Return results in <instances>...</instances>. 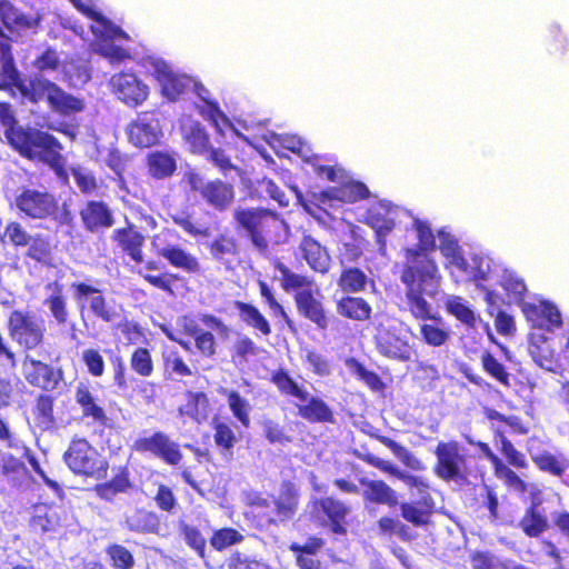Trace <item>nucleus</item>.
Returning a JSON list of instances; mask_svg holds the SVG:
<instances>
[{
    "label": "nucleus",
    "mask_w": 569,
    "mask_h": 569,
    "mask_svg": "<svg viewBox=\"0 0 569 569\" xmlns=\"http://www.w3.org/2000/svg\"><path fill=\"white\" fill-rule=\"evenodd\" d=\"M0 91L32 104L46 101L49 109L62 118L74 117L86 109L82 98L67 92L54 81L42 76L24 78L17 67L10 43L3 41L0 42Z\"/></svg>",
    "instance_id": "obj_1"
},
{
    "label": "nucleus",
    "mask_w": 569,
    "mask_h": 569,
    "mask_svg": "<svg viewBox=\"0 0 569 569\" xmlns=\"http://www.w3.org/2000/svg\"><path fill=\"white\" fill-rule=\"evenodd\" d=\"M0 123L4 127L3 134L8 144L14 151L30 161L47 164L62 182H68L66 159L61 153L63 147L57 137L34 127L19 126L7 101H0Z\"/></svg>",
    "instance_id": "obj_2"
},
{
    "label": "nucleus",
    "mask_w": 569,
    "mask_h": 569,
    "mask_svg": "<svg viewBox=\"0 0 569 569\" xmlns=\"http://www.w3.org/2000/svg\"><path fill=\"white\" fill-rule=\"evenodd\" d=\"M353 455L367 465L379 471L400 480L409 490L411 497L419 498L411 501H399L401 518L416 528L427 527L437 510L436 500L429 480L419 475L407 472L389 460L377 457L367 449L355 450Z\"/></svg>",
    "instance_id": "obj_3"
},
{
    "label": "nucleus",
    "mask_w": 569,
    "mask_h": 569,
    "mask_svg": "<svg viewBox=\"0 0 569 569\" xmlns=\"http://www.w3.org/2000/svg\"><path fill=\"white\" fill-rule=\"evenodd\" d=\"M244 505V518L250 526L267 531L293 520L299 510L300 493L295 482L286 480L277 496L251 491L246 495Z\"/></svg>",
    "instance_id": "obj_4"
},
{
    "label": "nucleus",
    "mask_w": 569,
    "mask_h": 569,
    "mask_svg": "<svg viewBox=\"0 0 569 569\" xmlns=\"http://www.w3.org/2000/svg\"><path fill=\"white\" fill-rule=\"evenodd\" d=\"M271 266L280 272V286L286 292H292L296 308L301 317L315 323L319 330L329 328L330 318L321 301L319 290H313L315 280L305 273L293 272L280 258L271 259Z\"/></svg>",
    "instance_id": "obj_5"
},
{
    "label": "nucleus",
    "mask_w": 569,
    "mask_h": 569,
    "mask_svg": "<svg viewBox=\"0 0 569 569\" xmlns=\"http://www.w3.org/2000/svg\"><path fill=\"white\" fill-rule=\"evenodd\" d=\"M270 382L276 386L283 397L296 398L297 415L309 423H335L332 408L320 397L310 396L303 385H300L284 368L271 371Z\"/></svg>",
    "instance_id": "obj_6"
},
{
    "label": "nucleus",
    "mask_w": 569,
    "mask_h": 569,
    "mask_svg": "<svg viewBox=\"0 0 569 569\" xmlns=\"http://www.w3.org/2000/svg\"><path fill=\"white\" fill-rule=\"evenodd\" d=\"M234 228L244 232L259 252H267L269 238L279 224L278 214L262 207L238 206L232 211Z\"/></svg>",
    "instance_id": "obj_7"
},
{
    "label": "nucleus",
    "mask_w": 569,
    "mask_h": 569,
    "mask_svg": "<svg viewBox=\"0 0 569 569\" xmlns=\"http://www.w3.org/2000/svg\"><path fill=\"white\" fill-rule=\"evenodd\" d=\"M68 468L84 478L106 479L109 470L108 460L83 437H73L63 453Z\"/></svg>",
    "instance_id": "obj_8"
},
{
    "label": "nucleus",
    "mask_w": 569,
    "mask_h": 569,
    "mask_svg": "<svg viewBox=\"0 0 569 569\" xmlns=\"http://www.w3.org/2000/svg\"><path fill=\"white\" fill-rule=\"evenodd\" d=\"M400 280L406 289L437 291L441 274L435 259L417 249H406Z\"/></svg>",
    "instance_id": "obj_9"
},
{
    "label": "nucleus",
    "mask_w": 569,
    "mask_h": 569,
    "mask_svg": "<svg viewBox=\"0 0 569 569\" xmlns=\"http://www.w3.org/2000/svg\"><path fill=\"white\" fill-rule=\"evenodd\" d=\"M8 335L24 355L41 348L46 340V325L30 310L14 309L7 319Z\"/></svg>",
    "instance_id": "obj_10"
},
{
    "label": "nucleus",
    "mask_w": 569,
    "mask_h": 569,
    "mask_svg": "<svg viewBox=\"0 0 569 569\" xmlns=\"http://www.w3.org/2000/svg\"><path fill=\"white\" fill-rule=\"evenodd\" d=\"M436 463L435 475L446 481L467 482L470 469L467 466V456L457 440L439 441L433 451Z\"/></svg>",
    "instance_id": "obj_11"
},
{
    "label": "nucleus",
    "mask_w": 569,
    "mask_h": 569,
    "mask_svg": "<svg viewBox=\"0 0 569 569\" xmlns=\"http://www.w3.org/2000/svg\"><path fill=\"white\" fill-rule=\"evenodd\" d=\"M186 180L190 190L197 192L210 208L218 212H226L234 202L236 189L231 182L219 178L204 181L196 171L187 172Z\"/></svg>",
    "instance_id": "obj_12"
},
{
    "label": "nucleus",
    "mask_w": 569,
    "mask_h": 569,
    "mask_svg": "<svg viewBox=\"0 0 569 569\" xmlns=\"http://www.w3.org/2000/svg\"><path fill=\"white\" fill-rule=\"evenodd\" d=\"M70 290L79 309L82 310L88 305L90 313L102 322L111 323L120 317L113 300H109L93 283L74 281L70 284Z\"/></svg>",
    "instance_id": "obj_13"
},
{
    "label": "nucleus",
    "mask_w": 569,
    "mask_h": 569,
    "mask_svg": "<svg viewBox=\"0 0 569 569\" xmlns=\"http://www.w3.org/2000/svg\"><path fill=\"white\" fill-rule=\"evenodd\" d=\"M373 342L382 357L400 362H409L415 350L401 328L395 323L379 322L376 326Z\"/></svg>",
    "instance_id": "obj_14"
},
{
    "label": "nucleus",
    "mask_w": 569,
    "mask_h": 569,
    "mask_svg": "<svg viewBox=\"0 0 569 569\" xmlns=\"http://www.w3.org/2000/svg\"><path fill=\"white\" fill-rule=\"evenodd\" d=\"M311 516L321 526L338 536L347 533L350 507L336 496H322L311 500Z\"/></svg>",
    "instance_id": "obj_15"
},
{
    "label": "nucleus",
    "mask_w": 569,
    "mask_h": 569,
    "mask_svg": "<svg viewBox=\"0 0 569 569\" xmlns=\"http://www.w3.org/2000/svg\"><path fill=\"white\" fill-rule=\"evenodd\" d=\"M132 450L149 453L168 466L176 467L183 459L180 445L163 431H154L150 436L139 437L133 441Z\"/></svg>",
    "instance_id": "obj_16"
},
{
    "label": "nucleus",
    "mask_w": 569,
    "mask_h": 569,
    "mask_svg": "<svg viewBox=\"0 0 569 569\" xmlns=\"http://www.w3.org/2000/svg\"><path fill=\"white\" fill-rule=\"evenodd\" d=\"M22 376L32 388L51 392L59 388L63 380V371L42 360L24 355L22 359Z\"/></svg>",
    "instance_id": "obj_17"
},
{
    "label": "nucleus",
    "mask_w": 569,
    "mask_h": 569,
    "mask_svg": "<svg viewBox=\"0 0 569 569\" xmlns=\"http://www.w3.org/2000/svg\"><path fill=\"white\" fill-rule=\"evenodd\" d=\"M14 201L19 212L33 220L53 218L58 211V202L48 191L23 188Z\"/></svg>",
    "instance_id": "obj_18"
},
{
    "label": "nucleus",
    "mask_w": 569,
    "mask_h": 569,
    "mask_svg": "<svg viewBox=\"0 0 569 569\" xmlns=\"http://www.w3.org/2000/svg\"><path fill=\"white\" fill-rule=\"evenodd\" d=\"M111 92L128 107L137 108L149 97V87L131 71L114 73L109 81Z\"/></svg>",
    "instance_id": "obj_19"
},
{
    "label": "nucleus",
    "mask_w": 569,
    "mask_h": 569,
    "mask_svg": "<svg viewBox=\"0 0 569 569\" xmlns=\"http://www.w3.org/2000/svg\"><path fill=\"white\" fill-rule=\"evenodd\" d=\"M129 141L139 148H150L160 141L162 129L159 111L156 109L141 111L137 118L128 124Z\"/></svg>",
    "instance_id": "obj_20"
},
{
    "label": "nucleus",
    "mask_w": 569,
    "mask_h": 569,
    "mask_svg": "<svg viewBox=\"0 0 569 569\" xmlns=\"http://www.w3.org/2000/svg\"><path fill=\"white\" fill-rule=\"evenodd\" d=\"M152 246L156 250V254L163 258L171 267L189 274H199L202 272L199 259L178 243L156 236Z\"/></svg>",
    "instance_id": "obj_21"
},
{
    "label": "nucleus",
    "mask_w": 569,
    "mask_h": 569,
    "mask_svg": "<svg viewBox=\"0 0 569 569\" xmlns=\"http://www.w3.org/2000/svg\"><path fill=\"white\" fill-rule=\"evenodd\" d=\"M73 399L76 405L80 408L83 419H89L100 427L109 426L110 418L108 412L89 381H80L77 383Z\"/></svg>",
    "instance_id": "obj_22"
},
{
    "label": "nucleus",
    "mask_w": 569,
    "mask_h": 569,
    "mask_svg": "<svg viewBox=\"0 0 569 569\" xmlns=\"http://www.w3.org/2000/svg\"><path fill=\"white\" fill-rule=\"evenodd\" d=\"M0 20L10 31L38 33L43 14L40 11H36L33 14L24 13L11 1L0 0Z\"/></svg>",
    "instance_id": "obj_23"
},
{
    "label": "nucleus",
    "mask_w": 569,
    "mask_h": 569,
    "mask_svg": "<svg viewBox=\"0 0 569 569\" xmlns=\"http://www.w3.org/2000/svg\"><path fill=\"white\" fill-rule=\"evenodd\" d=\"M359 483L362 487L361 497L365 507L386 506L389 509L398 507L399 492L383 479L360 478Z\"/></svg>",
    "instance_id": "obj_24"
},
{
    "label": "nucleus",
    "mask_w": 569,
    "mask_h": 569,
    "mask_svg": "<svg viewBox=\"0 0 569 569\" xmlns=\"http://www.w3.org/2000/svg\"><path fill=\"white\" fill-rule=\"evenodd\" d=\"M83 229L90 233L113 227L116 219L110 206L102 200H89L79 211Z\"/></svg>",
    "instance_id": "obj_25"
},
{
    "label": "nucleus",
    "mask_w": 569,
    "mask_h": 569,
    "mask_svg": "<svg viewBox=\"0 0 569 569\" xmlns=\"http://www.w3.org/2000/svg\"><path fill=\"white\" fill-rule=\"evenodd\" d=\"M112 241L133 262H143V247L146 237L139 231L136 224L127 222L124 227L117 228L111 234Z\"/></svg>",
    "instance_id": "obj_26"
},
{
    "label": "nucleus",
    "mask_w": 569,
    "mask_h": 569,
    "mask_svg": "<svg viewBox=\"0 0 569 569\" xmlns=\"http://www.w3.org/2000/svg\"><path fill=\"white\" fill-rule=\"evenodd\" d=\"M298 248L312 271L320 274H327L330 271L332 259L329 250L312 236L303 234Z\"/></svg>",
    "instance_id": "obj_27"
},
{
    "label": "nucleus",
    "mask_w": 569,
    "mask_h": 569,
    "mask_svg": "<svg viewBox=\"0 0 569 569\" xmlns=\"http://www.w3.org/2000/svg\"><path fill=\"white\" fill-rule=\"evenodd\" d=\"M153 76L161 88V93L170 101H176L186 92L190 84V78L176 73L163 61L154 63Z\"/></svg>",
    "instance_id": "obj_28"
},
{
    "label": "nucleus",
    "mask_w": 569,
    "mask_h": 569,
    "mask_svg": "<svg viewBox=\"0 0 569 569\" xmlns=\"http://www.w3.org/2000/svg\"><path fill=\"white\" fill-rule=\"evenodd\" d=\"M337 315L346 320L363 323L371 319L372 307L368 300L355 295H341L335 299Z\"/></svg>",
    "instance_id": "obj_29"
},
{
    "label": "nucleus",
    "mask_w": 569,
    "mask_h": 569,
    "mask_svg": "<svg viewBox=\"0 0 569 569\" xmlns=\"http://www.w3.org/2000/svg\"><path fill=\"white\" fill-rule=\"evenodd\" d=\"M31 418L39 430H54L58 426L56 397L46 391L38 393L31 407Z\"/></svg>",
    "instance_id": "obj_30"
},
{
    "label": "nucleus",
    "mask_w": 569,
    "mask_h": 569,
    "mask_svg": "<svg viewBox=\"0 0 569 569\" xmlns=\"http://www.w3.org/2000/svg\"><path fill=\"white\" fill-rule=\"evenodd\" d=\"M476 447L481 451L483 457L491 463L493 475L503 480L505 485L520 492L527 490V483L521 479L507 463H505L490 448L487 442L478 441Z\"/></svg>",
    "instance_id": "obj_31"
},
{
    "label": "nucleus",
    "mask_w": 569,
    "mask_h": 569,
    "mask_svg": "<svg viewBox=\"0 0 569 569\" xmlns=\"http://www.w3.org/2000/svg\"><path fill=\"white\" fill-rule=\"evenodd\" d=\"M549 520L545 510L540 508V501H531L525 509L523 515L517 523V528L531 539L539 538L549 529Z\"/></svg>",
    "instance_id": "obj_32"
},
{
    "label": "nucleus",
    "mask_w": 569,
    "mask_h": 569,
    "mask_svg": "<svg viewBox=\"0 0 569 569\" xmlns=\"http://www.w3.org/2000/svg\"><path fill=\"white\" fill-rule=\"evenodd\" d=\"M211 257L227 269L233 268V262L240 259V249L237 239L229 233H219L208 243Z\"/></svg>",
    "instance_id": "obj_33"
},
{
    "label": "nucleus",
    "mask_w": 569,
    "mask_h": 569,
    "mask_svg": "<svg viewBox=\"0 0 569 569\" xmlns=\"http://www.w3.org/2000/svg\"><path fill=\"white\" fill-rule=\"evenodd\" d=\"M29 525L38 533L56 532L61 527L59 507L47 503L36 505L32 509Z\"/></svg>",
    "instance_id": "obj_34"
},
{
    "label": "nucleus",
    "mask_w": 569,
    "mask_h": 569,
    "mask_svg": "<svg viewBox=\"0 0 569 569\" xmlns=\"http://www.w3.org/2000/svg\"><path fill=\"white\" fill-rule=\"evenodd\" d=\"M144 167L154 180H166L177 171L176 157L163 150H153L146 154Z\"/></svg>",
    "instance_id": "obj_35"
},
{
    "label": "nucleus",
    "mask_w": 569,
    "mask_h": 569,
    "mask_svg": "<svg viewBox=\"0 0 569 569\" xmlns=\"http://www.w3.org/2000/svg\"><path fill=\"white\" fill-rule=\"evenodd\" d=\"M133 483L130 479V472L126 466L117 469V472L108 481L97 483L93 487L96 495L104 500L112 501L116 496L129 492Z\"/></svg>",
    "instance_id": "obj_36"
},
{
    "label": "nucleus",
    "mask_w": 569,
    "mask_h": 569,
    "mask_svg": "<svg viewBox=\"0 0 569 569\" xmlns=\"http://www.w3.org/2000/svg\"><path fill=\"white\" fill-rule=\"evenodd\" d=\"M372 280L359 267H343L337 279V286L342 295H356L366 291Z\"/></svg>",
    "instance_id": "obj_37"
},
{
    "label": "nucleus",
    "mask_w": 569,
    "mask_h": 569,
    "mask_svg": "<svg viewBox=\"0 0 569 569\" xmlns=\"http://www.w3.org/2000/svg\"><path fill=\"white\" fill-rule=\"evenodd\" d=\"M124 525L129 531L137 533H158L160 529L159 516L146 508H137L124 518Z\"/></svg>",
    "instance_id": "obj_38"
},
{
    "label": "nucleus",
    "mask_w": 569,
    "mask_h": 569,
    "mask_svg": "<svg viewBox=\"0 0 569 569\" xmlns=\"http://www.w3.org/2000/svg\"><path fill=\"white\" fill-rule=\"evenodd\" d=\"M437 291H422L405 288L406 309L416 320L428 321L432 316V307L426 297H433Z\"/></svg>",
    "instance_id": "obj_39"
},
{
    "label": "nucleus",
    "mask_w": 569,
    "mask_h": 569,
    "mask_svg": "<svg viewBox=\"0 0 569 569\" xmlns=\"http://www.w3.org/2000/svg\"><path fill=\"white\" fill-rule=\"evenodd\" d=\"M63 80L73 88L84 86L91 79V71L86 60L80 57L67 58L61 66Z\"/></svg>",
    "instance_id": "obj_40"
},
{
    "label": "nucleus",
    "mask_w": 569,
    "mask_h": 569,
    "mask_svg": "<svg viewBox=\"0 0 569 569\" xmlns=\"http://www.w3.org/2000/svg\"><path fill=\"white\" fill-rule=\"evenodd\" d=\"M233 307L239 312L241 320L252 329L259 331L262 336H270L271 325L266 316L252 303L236 300Z\"/></svg>",
    "instance_id": "obj_41"
},
{
    "label": "nucleus",
    "mask_w": 569,
    "mask_h": 569,
    "mask_svg": "<svg viewBox=\"0 0 569 569\" xmlns=\"http://www.w3.org/2000/svg\"><path fill=\"white\" fill-rule=\"evenodd\" d=\"M370 197L368 187L357 180H349L331 188L330 199L343 203H355Z\"/></svg>",
    "instance_id": "obj_42"
},
{
    "label": "nucleus",
    "mask_w": 569,
    "mask_h": 569,
    "mask_svg": "<svg viewBox=\"0 0 569 569\" xmlns=\"http://www.w3.org/2000/svg\"><path fill=\"white\" fill-rule=\"evenodd\" d=\"M430 322L423 321L420 326V336L422 341L431 347H440L445 345L450 337V331L446 327L441 317L432 315L428 319Z\"/></svg>",
    "instance_id": "obj_43"
},
{
    "label": "nucleus",
    "mask_w": 569,
    "mask_h": 569,
    "mask_svg": "<svg viewBox=\"0 0 569 569\" xmlns=\"http://www.w3.org/2000/svg\"><path fill=\"white\" fill-rule=\"evenodd\" d=\"M531 459L540 471L555 477H562L569 469V459L562 453L542 451L533 455Z\"/></svg>",
    "instance_id": "obj_44"
},
{
    "label": "nucleus",
    "mask_w": 569,
    "mask_h": 569,
    "mask_svg": "<svg viewBox=\"0 0 569 569\" xmlns=\"http://www.w3.org/2000/svg\"><path fill=\"white\" fill-rule=\"evenodd\" d=\"M480 365L488 377L503 388L511 387V375L507 367L490 351L486 350L480 356Z\"/></svg>",
    "instance_id": "obj_45"
},
{
    "label": "nucleus",
    "mask_w": 569,
    "mask_h": 569,
    "mask_svg": "<svg viewBox=\"0 0 569 569\" xmlns=\"http://www.w3.org/2000/svg\"><path fill=\"white\" fill-rule=\"evenodd\" d=\"M0 475L14 487H19L30 477L24 463L11 453H0Z\"/></svg>",
    "instance_id": "obj_46"
},
{
    "label": "nucleus",
    "mask_w": 569,
    "mask_h": 569,
    "mask_svg": "<svg viewBox=\"0 0 569 569\" xmlns=\"http://www.w3.org/2000/svg\"><path fill=\"white\" fill-rule=\"evenodd\" d=\"M53 286V292L46 297L43 305L49 309L54 321L60 326H64L70 318L68 301L63 295L62 286L58 283H54Z\"/></svg>",
    "instance_id": "obj_47"
},
{
    "label": "nucleus",
    "mask_w": 569,
    "mask_h": 569,
    "mask_svg": "<svg viewBox=\"0 0 569 569\" xmlns=\"http://www.w3.org/2000/svg\"><path fill=\"white\" fill-rule=\"evenodd\" d=\"M220 393L227 398V402L232 416L244 428L250 426L251 405L247 398L241 396L237 390H228L222 388Z\"/></svg>",
    "instance_id": "obj_48"
},
{
    "label": "nucleus",
    "mask_w": 569,
    "mask_h": 569,
    "mask_svg": "<svg viewBox=\"0 0 569 569\" xmlns=\"http://www.w3.org/2000/svg\"><path fill=\"white\" fill-rule=\"evenodd\" d=\"M377 531L380 536L392 537L397 536L402 541H410L413 539V535L410 531L408 525L403 523L399 518L383 515L376 523Z\"/></svg>",
    "instance_id": "obj_49"
},
{
    "label": "nucleus",
    "mask_w": 569,
    "mask_h": 569,
    "mask_svg": "<svg viewBox=\"0 0 569 569\" xmlns=\"http://www.w3.org/2000/svg\"><path fill=\"white\" fill-rule=\"evenodd\" d=\"M371 437L386 446L406 467L412 470L425 469L423 462L419 458L392 438L383 435H371Z\"/></svg>",
    "instance_id": "obj_50"
},
{
    "label": "nucleus",
    "mask_w": 569,
    "mask_h": 569,
    "mask_svg": "<svg viewBox=\"0 0 569 569\" xmlns=\"http://www.w3.org/2000/svg\"><path fill=\"white\" fill-rule=\"evenodd\" d=\"M212 428L214 445L220 449L222 455L232 457L233 447L238 441L233 428L226 421H214Z\"/></svg>",
    "instance_id": "obj_51"
},
{
    "label": "nucleus",
    "mask_w": 569,
    "mask_h": 569,
    "mask_svg": "<svg viewBox=\"0 0 569 569\" xmlns=\"http://www.w3.org/2000/svg\"><path fill=\"white\" fill-rule=\"evenodd\" d=\"M259 351V347L250 337L241 336L233 343L230 358L233 365L243 366L248 363L250 358L257 357Z\"/></svg>",
    "instance_id": "obj_52"
},
{
    "label": "nucleus",
    "mask_w": 569,
    "mask_h": 569,
    "mask_svg": "<svg viewBox=\"0 0 569 569\" xmlns=\"http://www.w3.org/2000/svg\"><path fill=\"white\" fill-rule=\"evenodd\" d=\"M162 368L166 377H190L191 368L187 365L183 357L177 350H169L162 353Z\"/></svg>",
    "instance_id": "obj_53"
},
{
    "label": "nucleus",
    "mask_w": 569,
    "mask_h": 569,
    "mask_svg": "<svg viewBox=\"0 0 569 569\" xmlns=\"http://www.w3.org/2000/svg\"><path fill=\"white\" fill-rule=\"evenodd\" d=\"M347 366L370 390L381 392L386 389V383L382 381L380 376L377 372L367 369L359 360L350 358L347 360Z\"/></svg>",
    "instance_id": "obj_54"
},
{
    "label": "nucleus",
    "mask_w": 569,
    "mask_h": 569,
    "mask_svg": "<svg viewBox=\"0 0 569 569\" xmlns=\"http://www.w3.org/2000/svg\"><path fill=\"white\" fill-rule=\"evenodd\" d=\"M130 369L138 376L147 378L154 372L151 351L146 347L136 348L129 358Z\"/></svg>",
    "instance_id": "obj_55"
},
{
    "label": "nucleus",
    "mask_w": 569,
    "mask_h": 569,
    "mask_svg": "<svg viewBox=\"0 0 569 569\" xmlns=\"http://www.w3.org/2000/svg\"><path fill=\"white\" fill-rule=\"evenodd\" d=\"M362 221L376 231L378 238L387 236L395 228V221L380 208H369Z\"/></svg>",
    "instance_id": "obj_56"
},
{
    "label": "nucleus",
    "mask_w": 569,
    "mask_h": 569,
    "mask_svg": "<svg viewBox=\"0 0 569 569\" xmlns=\"http://www.w3.org/2000/svg\"><path fill=\"white\" fill-rule=\"evenodd\" d=\"M106 555L113 569H133L136 560L133 553L123 545L110 543L106 547Z\"/></svg>",
    "instance_id": "obj_57"
},
{
    "label": "nucleus",
    "mask_w": 569,
    "mask_h": 569,
    "mask_svg": "<svg viewBox=\"0 0 569 569\" xmlns=\"http://www.w3.org/2000/svg\"><path fill=\"white\" fill-rule=\"evenodd\" d=\"M495 437L500 441V452L507 460L509 466H512L517 469H527L528 461L523 452L518 450L513 443L505 436V433L500 430L495 432Z\"/></svg>",
    "instance_id": "obj_58"
},
{
    "label": "nucleus",
    "mask_w": 569,
    "mask_h": 569,
    "mask_svg": "<svg viewBox=\"0 0 569 569\" xmlns=\"http://www.w3.org/2000/svg\"><path fill=\"white\" fill-rule=\"evenodd\" d=\"M186 142L189 146V150L194 154L204 156L210 148V139L200 124H191L184 134Z\"/></svg>",
    "instance_id": "obj_59"
},
{
    "label": "nucleus",
    "mask_w": 569,
    "mask_h": 569,
    "mask_svg": "<svg viewBox=\"0 0 569 569\" xmlns=\"http://www.w3.org/2000/svg\"><path fill=\"white\" fill-rule=\"evenodd\" d=\"M258 288L261 298L270 309L273 317L281 318L289 327H292V319L287 313L284 307L278 301L272 288L264 281L258 280Z\"/></svg>",
    "instance_id": "obj_60"
},
{
    "label": "nucleus",
    "mask_w": 569,
    "mask_h": 569,
    "mask_svg": "<svg viewBox=\"0 0 569 569\" xmlns=\"http://www.w3.org/2000/svg\"><path fill=\"white\" fill-rule=\"evenodd\" d=\"M31 240V236L18 221H9L0 234V241L3 244H11L16 248L27 247Z\"/></svg>",
    "instance_id": "obj_61"
},
{
    "label": "nucleus",
    "mask_w": 569,
    "mask_h": 569,
    "mask_svg": "<svg viewBox=\"0 0 569 569\" xmlns=\"http://www.w3.org/2000/svg\"><path fill=\"white\" fill-rule=\"evenodd\" d=\"M243 535L232 527H223L212 532L210 545L217 551H222L233 545L242 542Z\"/></svg>",
    "instance_id": "obj_62"
},
{
    "label": "nucleus",
    "mask_w": 569,
    "mask_h": 569,
    "mask_svg": "<svg viewBox=\"0 0 569 569\" xmlns=\"http://www.w3.org/2000/svg\"><path fill=\"white\" fill-rule=\"evenodd\" d=\"M26 256L39 263H48L52 258L50 241L41 236H31Z\"/></svg>",
    "instance_id": "obj_63"
},
{
    "label": "nucleus",
    "mask_w": 569,
    "mask_h": 569,
    "mask_svg": "<svg viewBox=\"0 0 569 569\" xmlns=\"http://www.w3.org/2000/svg\"><path fill=\"white\" fill-rule=\"evenodd\" d=\"M179 532L182 535L186 543L193 549L201 558L204 557L207 541L201 535V531L196 526L187 523L186 521H179Z\"/></svg>",
    "instance_id": "obj_64"
}]
</instances>
